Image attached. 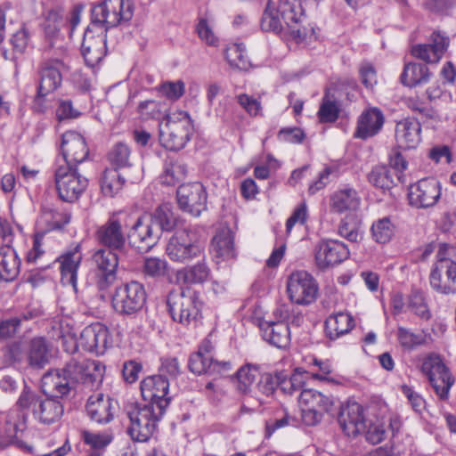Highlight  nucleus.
I'll return each instance as SVG.
<instances>
[{"label": "nucleus", "instance_id": "obj_1", "mask_svg": "<svg viewBox=\"0 0 456 456\" xmlns=\"http://www.w3.org/2000/svg\"><path fill=\"white\" fill-rule=\"evenodd\" d=\"M104 370L105 367L99 361L89 360L80 354L72 356L61 370H53L43 376V392L64 396L78 383L90 389L96 388L102 382Z\"/></svg>", "mask_w": 456, "mask_h": 456}, {"label": "nucleus", "instance_id": "obj_2", "mask_svg": "<svg viewBox=\"0 0 456 456\" xmlns=\"http://www.w3.org/2000/svg\"><path fill=\"white\" fill-rule=\"evenodd\" d=\"M305 12L300 0H279L277 4L269 1L261 20L265 31L280 33L287 28L293 37L304 40L307 29L301 26Z\"/></svg>", "mask_w": 456, "mask_h": 456}, {"label": "nucleus", "instance_id": "obj_3", "mask_svg": "<svg viewBox=\"0 0 456 456\" xmlns=\"http://www.w3.org/2000/svg\"><path fill=\"white\" fill-rule=\"evenodd\" d=\"M167 305L173 321L183 326L196 322L201 316L200 295L191 289L171 290L167 297Z\"/></svg>", "mask_w": 456, "mask_h": 456}, {"label": "nucleus", "instance_id": "obj_4", "mask_svg": "<svg viewBox=\"0 0 456 456\" xmlns=\"http://www.w3.org/2000/svg\"><path fill=\"white\" fill-rule=\"evenodd\" d=\"M192 128V121L188 112L174 110L159 126L160 143L169 151H179L190 140Z\"/></svg>", "mask_w": 456, "mask_h": 456}, {"label": "nucleus", "instance_id": "obj_5", "mask_svg": "<svg viewBox=\"0 0 456 456\" xmlns=\"http://www.w3.org/2000/svg\"><path fill=\"white\" fill-rule=\"evenodd\" d=\"M163 414L164 412H159L153 404L130 405L126 409V416L129 419L127 434L134 441H148Z\"/></svg>", "mask_w": 456, "mask_h": 456}, {"label": "nucleus", "instance_id": "obj_6", "mask_svg": "<svg viewBox=\"0 0 456 456\" xmlns=\"http://www.w3.org/2000/svg\"><path fill=\"white\" fill-rule=\"evenodd\" d=\"M134 15V5L132 0H104L102 3L94 5L92 9L93 28L99 30L115 27L121 22L128 21Z\"/></svg>", "mask_w": 456, "mask_h": 456}, {"label": "nucleus", "instance_id": "obj_7", "mask_svg": "<svg viewBox=\"0 0 456 456\" xmlns=\"http://www.w3.org/2000/svg\"><path fill=\"white\" fill-rule=\"evenodd\" d=\"M204 247L196 234L188 229L177 230L169 239L166 248L168 257L178 263H185L200 257Z\"/></svg>", "mask_w": 456, "mask_h": 456}, {"label": "nucleus", "instance_id": "obj_8", "mask_svg": "<svg viewBox=\"0 0 456 456\" xmlns=\"http://www.w3.org/2000/svg\"><path fill=\"white\" fill-rule=\"evenodd\" d=\"M447 249L446 244L440 245L437 261L429 276L431 287L442 294L456 292V263L446 257Z\"/></svg>", "mask_w": 456, "mask_h": 456}, {"label": "nucleus", "instance_id": "obj_9", "mask_svg": "<svg viewBox=\"0 0 456 456\" xmlns=\"http://www.w3.org/2000/svg\"><path fill=\"white\" fill-rule=\"evenodd\" d=\"M55 184L61 200L74 202L87 188L88 180L78 173L77 167L60 166L55 171Z\"/></svg>", "mask_w": 456, "mask_h": 456}, {"label": "nucleus", "instance_id": "obj_10", "mask_svg": "<svg viewBox=\"0 0 456 456\" xmlns=\"http://www.w3.org/2000/svg\"><path fill=\"white\" fill-rule=\"evenodd\" d=\"M145 302L144 287L137 281H131L117 287L112 296L114 310L124 315H131L139 312L142 309Z\"/></svg>", "mask_w": 456, "mask_h": 456}, {"label": "nucleus", "instance_id": "obj_11", "mask_svg": "<svg viewBox=\"0 0 456 456\" xmlns=\"http://www.w3.org/2000/svg\"><path fill=\"white\" fill-rule=\"evenodd\" d=\"M318 289L316 280L306 271H294L288 277L287 293L289 300L297 305H306L314 302Z\"/></svg>", "mask_w": 456, "mask_h": 456}, {"label": "nucleus", "instance_id": "obj_12", "mask_svg": "<svg viewBox=\"0 0 456 456\" xmlns=\"http://www.w3.org/2000/svg\"><path fill=\"white\" fill-rule=\"evenodd\" d=\"M421 371L428 377L436 395L441 400H447L450 389L454 384V379L440 356L436 354L428 356L423 361Z\"/></svg>", "mask_w": 456, "mask_h": 456}, {"label": "nucleus", "instance_id": "obj_13", "mask_svg": "<svg viewBox=\"0 0 456 456\" xmlns=\"http://www.w3.org/2000/svg\"><path fill=\"white\" fill-rule=\"evenodd\" d=\"M91 265L100 289H106L117 279L118 257L110 248H99L91 256Z\"/></svg>", "mask_w": 456, "mask_h": 456}, {"label": "nucleus", "instance_id": "obj_14", "mask_svg": "<svg viewBox=\"0 0 456 456\" xmlns=\"http://www.w3.org/2000/svg\"><path fill=\"white\" fill-rule=\"evenodd\" d=\"M179 208L193 216H199L207 209V192L200 183L180 185L176 191Z\"/></svg>", "mask_w": 456, "mask_h": 456}, {"label": "nucleus", "instance_id": "obj_15", "mask_svg": "<svg viewBox=\"0 0 456 456\" xmlns=\"http://www.w3.org/2000/svg\"><path fill=\"white\" fill-rule=\"evenodd\" d=\"M441 197L440 182L433 177L424 178L409 188V203L417 208L435 206Z\"/></svg>", "mask_w": 456, "mask_h": 456}, {"label": "nucleus", "instance_id": "obj_16", "mask_svg": "<svg viewBox=\"0 0 456 456\" xmlns=\"http://www.w3.org/2000/svg\"><path fill=\"white\" fill-rule=\"evenodd\" d=\"M168 388L169 381L163 375L149 376L141 382L142 396L149 401L148 404L155 405L159 412H164L169 403Z\"/></svg>", "mask_w": 456, "mask_h": 456}, {"label": "nucleus", "instance_id": "obj_17", "mask_svg": "<svg viewBox=\"0 0 456 456\" xmlns=\"http://www.w3.org/2000/svg\"><path fill=\"white\" fill-rule=\"evenodd\" d=\"M349 255L347 246L338 240L320 241L314 252L316 265L322 270L342 263Z\"/></svg>", "mask_w": 456, "mask_h": 456}, {"label": "nucleus", "instance_id": "obj_18", "mask_svg": "<svg viewBox=\"0 0 456 456\" xmlns=\"http://www.w3.org/2000/svg\"><path fill=\"white\" fill-rule=\"evenodd\" d=\"M127 237L134 247L148 251L160 237L159 228L155 226L150 217L141 216L132 225Z\"/></svg>", "mask_w": 456, "mask_h": 456}, {"label": "nucleus", "instance_id": "obj_19", "mask_svg": "<svg viewBox=\"0 0 456 456\" xmlns=\"http://www.w3.org/2000/svg\"><path fill=\"white\" fill-rule=\"evenodd\" d=\"M79 345L87 352L103 354L111 345L109 329L100 322L86 326L80 334Z\"/></svg>", "mask_w": 456, "mask_h": 456}, {"label": "nucleus", "instance_id": "obj_20", "mask_svg": "<svg viewBox=\"0 0 456 456\" xmlns=\"http://www.w3.org/2000/svg\"><path fill=\"white\" fill-rule=\"evenodd\" d=\"M124 224H126V220L122 215H112L97 230L98 241L108 248L121 250L126 244V234L123 232Z\"/></svg>", "mask_w": 456, "mask_h": 456}, {"label": "nucleus", "instance_id": "obj_21", "mask_svg": "<svg viewBox=\"0 0 456 456\" xmlns=\"http://www.w3.org/2000/svg\"><path fill=\"white\" fill-rule=\"evenodd\" d=\"M61 150L66 164L76 167L84 162L89 154L85 138L75 131H67L61 136Z\"/></svg>", "mask_w": 456, "mask_h": 456}, {"label": "nucleus", "instance_id": "obj_22", "mask_svg": "<svg viewBox=\"0 0 456 456\" xmlns=\"http://www.w3.org/2000/svg\"><path fill=\"white\" fill-rule=\"evenodd\" d=\"M96 28L89 26L84 34L81 46V53L85 61L88 66H94L106 54V32L105 29L100 30L97 34Z\"/></svg>", "mask_w": 456, "mask_h": 456}, {"label": "nucleus", "instance_id": "obj_23", "mask_svg": "<svg viewBox=\"0 0 456 456\" xmlns=\"http://www.w3.org/2000/svg\"><path fill=\"white\" fill-rule=\"evenodd\" d=\"M64 62L58 59L45 61L40 68V81L37 87V98H44L54 92L61 85V72L66 69Z\"/></svg>", "mask_w": 456, "mask_h": 456}, {"label": "nucleus", "instance_id": "obj_24", "mask_svg": "<svg viewBox=\"0 0 456 456\" xmlns=\"http://www.w3.org/2000/svg\"><path fill=\"white\" fill-rule=\"evenodd\" d=\"M450 39L440 32H433L428 44H419L411 47L413 57L429 64H436L444 56L449 46Z\"/></svg>", "mask_w": 456, "mask_h": 456}, {"label": "nucleus", "instance_id": "obj_25", "mask_svg": "<svg viewBox=\"0 0 456 456\" xmlns=\"http://www.w3.org/2000/svg\"><path fill=\"white\" fill-rule=\"evenodd\" d=\"M83 259L80 244H76L60 255L56 262L60 265L61 282L71 285L77 290V272Z\"/></svg>", "mask_w": 456, "mask_h": 456}, {"label": "nucleus", "instance_id": "obj_26", "mask_svg": "<svg viewBox=\"0 0 456 456\" xmlns=\"http://www.w3.org/2000/svg\"><path fill=\"white\" fill-rule=\"evenodd\" d=\"M338 423L348 436H356L366 429V419L362 406L356 403H348L341 407Z\"/></svg>", "mask_w": 456, "mask_h": 456}, {"label": "nucleus", "instance_id": "obj_27", "mask_svg": "<svg viewBox=\"0 0 456 456\" xmlns=\"http://www.w3.org/2000/svg\"><path fill=\"white\" fill-rule=\"evenodd\" d=\"M395 138L398 148L415 149L421 142V125L416 118H407L395 125Z\"/></svg>", "mask_w": 456, "mask_h": 456}, {"label": "nucleus", "instance_id": "obj_28", "mask_svg": "<svg viewBox=\"0 0 456 456\" xmlns=\"http://www.w3.org/2000/svg\"><path fill=\"white\" fill-rule=\"evenodd\" d=\"M384 122L385 117L379 108H369L359 116L354 136L362 140L370 138L379 133Z\"/></svg>", "mask_w": 456, "mask_h": 456}, {"label": "nucleus", "instance_id": "obj_29", "mask_svg": "<svg viewBox=\"0 0 456 456\" xmlns=\"http://www.w3.org/2000/svg\"><path fill=\"white\" fill-rule=\"evenodd\" d=\"M116 402L110 397L99 393L91 395L86 403V413L91 420L106 424L113 419V410Z\"/></svg>", "mask_w": 456, "mask_h": 456}, {"label": "nucleus", "instance_id": "obj_30", "mask_svg": "<svg viewBox=\"0 0 456 456\" xmlns=\"http://www.w3.org/2000/svg\"><path fill=\"white\" fill-rule=\"evenodd\" d=\"M49 397L41 399L37 402V407H35L33 413L36 418L43 424L50 425L58 421L63 414V405L56 399L53 394L45 393Z\"/></svg>", "mask_w": 456, "mask_h": 456}, {"label": "nucleus", "instance_id": "obj_31", "mask_svg": "<svg viewBox=\"0 0 456 456\" xmlns=\"http://www.w3.org/2000/svg\"><path fill=\"white\" fill-rule=\"evenodd\" d=\"M263 338L278 348H287L290 344V330L287 322H267L261 326Z\"/></svg>", "mask_w": 456, "mask_h": 456}, {"label": "nucleus", "instance_id": "obj_32", "mask_svg": "<svg viewBox=\"0 0 456 456\" xmlns=\"http://www.w3.org/2000/svg\"><path fill=\"white\" fill-rule=\"evenodd\" d=\"M360 203L361 198L356 190L345 186L330 196V207L331 211L341 214L357 209Z\"/></svg>", "mask_w": 456, "mask_h": 456}, {"label": "nucleus", "instance_id": "obj_33", "mask_svg": "<svg viewBox=\"0 0 456 456\" xmlns=\"http://www.w3.org/2000/svg\"><path fill=\"white\" fill-rule=\"evenodd\" d=\"M432 72L427 65L418 62H408L404 65L400 76L401 83L409 87H415L427 84Z\"/></svg>", "mask_w": 456, "mask_h": 456}, {"label": "nucleus", "instance_id": "obj_34", "mask_svg": "<svg viewBox=\"0 0 456 456\" xmlns=\"http://www.w3.org/2000/svg\"><path fill=\"white\" fill-rule=\"evenodd\" d=\"M20 272V260L10 245L0 248V280L13 281Z\"/></svg>", "mask_w": 456, "mask_h": 456}, {"label": "nucleus", "instance_id": "obj_35", "mask_svg": "<svg viewBox=\"0 0 456 456\" xmlns=\"http://www.w3.org/2000/svg\"><path fill=\"white\" fill-rule=\"evenodd\" d=\"M354 327L352 316L346 313L330 315L325 321V332L329 338L337 339L348 333Z\"/></svg>", "mask_w": 456, "mask_h": 456}, {"label": "nucleus", "instance_id": "obj_36", "mask_svg": "<svg viewBox=\"0 0 456 456\" xmlns=\"http://www.w3.org/2000/svg\"><path fill=\"white\" fill-rule=\"evenodd\" d=\"M211 276V270L205 260L189 265L177 273V278L183 283L195 285L203 284L208 281Z\"/></svg>", "mask_w": 456, "mask_h": 456}, {"label": "nucleus", "instance_id": "obj_37", "mask_svg": "<svg viewBox=\"0 0 456 456\" xmlns=\"http://www.w3.org/2000/svg\"><path fill=\"white\" fill-rule=\"evenodd\" d=\"M174 206L166 202L159 205L155 211L149 216L159 232L163 231H172L178 224V217L175 213Z\"/></svg>", "mask_w": 456, "mask_h": 456}, {"label": "nucleus", "instance_id": "obj_38", "mask_svg": "<svg viewBox=\"0 0 456 456\" xmlns=\"http://www.w3.org/2000/svg\"><path fill=\"white\" fill-rule=\"evenodd\" d=\"M28 357L29 364L36 368H43L49 362L52 353L45 338H35L30 341Z\"/></svg>", "mask_w": 456, "mask_h": 456}, {"label": "nucleus", "instance_id": "obj_39", "mask_svg": "<svg viewBox=\"0 0 456 456\" xmlns=\"http://www.w3.org/2000/svg\"><path fill=\"white\" fill-rule=\"evenodd\" d=\"M212 248L217 256L224 258H233L234 251V236L230 228L225 227L218 230L212 240Z\"/></svg>", "mask_w": 456, "mask_h": 456}, {"label": "nucleus", "instance_id": "obj_40", "mask_svg": "<svg viewBox=\"0 0 456 456\" xmlns=\"http://www.w3.org/2000/svg\"><path fill=\"white\" fill-rule=\"evenodd\" d=\"M299 403L304 408L329 411L332 405V399L314 389H303L298 397Z\"/></svg>", "mask_w": 456, "mask_h": 456}, {"label": "nucleus", "instance_id": "obj_41", "mask_svg": "<svg viewBox=\"0 0 456 456\" xmlns=\"http://www.w3.org/2000/svg\"><path fill=\"white\" fill-rule=\"evenodd\" d=\"M373 240L381 244L391 240L395 232V225L390 217L385 216L375 221L370 228Z\"/></svg>", "mask_w": 456, "mask_h": 456}, {"label": "nucleus", "instance_id": "obj_42", "mask_svg": "<svg viewBox=\"0 0 456 456\" xmlns=\"http://www.w3.org/2000/svg\"><path fill=\"white\" fill-rule=\"evenodd\" d=\"M125 179L122 178L116 169L107 168L101 178V189L102 193L108 197H113L123 187Z\"/></svg>", "mask_w": 456, "mask_h": 456}, {"label": "nucleus", "instance_id": "obj_43", "mask_svg": "<svg viewBox=\"0 0 456 456\" xmlns=\"http://www.w3.org/2000/svg\"><path fill=\"white\" fill-rule=\"evenodd\" d=\"M131 149L128 144L118 142L115 143L108 153V159L113 167L112 169L126 167L131 166Z\"/></svg>", "mask_w": 456, "mask_h": 456}, {"label": "nucleus", "instance_id": "obj_44", "mask_svg": "<svg viewBox=\"0 0 456 456\" xmlns=\"http://www.w3.org/2000/svg\"><path fill=\"white\" fill-rule=\"evenodd\" d=\"M309 373L300 369H296L290 377H281L279 380V388L287 395H293L297 391H302L305 379Z\"/></svg>", "mask_w": 456, "mask_h": 456}, {"label": "nucleus", "instance_id": "obj_45", "mask_svg": "<svg viewBox=\"0 0 456 456\" xmlns=\"http://www.w3.org/2000/svg\"><path fill=\"white\" fill-rule=\"evenodd\" d=\"M224 57L229 65L233 69L246 70L249 67L245 53V45L243 44H232L228 45L224 52Z\"/></svg>", "mask_w": 456, "mask_h": 456}, {"label": "nucleus", "instance_id": "obj_46", "mask_svg": "<svg viewBox=\"0 0 456 456\" xmlns=\"http://www.w3.org/2000/svg\"><path fill=\"white\" fill-rule=\"evenodd\" d=\"M338 234L351 242H357L362 240L361 224L356 216L349 215L341 220L338 228Z\"/></svg>", "mask_w": 456, "mask_h": 456}, {"label": "nucleus", "instance_id": "obj_47", "mask_svg": "<svg viewBox=\"0 0 456 456\" xmlns=\"http://www.w3.org/2000/svg\"><path fill=\"white\" fill-rule=\"evenodd\" d=\"M217 364L213 363L212 358L200 351L192 354L189 359V369L197 375L216 372Z\"/></svg>", "mask_w": 456, "mask_h": 456}, {"label": "nucleus", "instance_id": "obj_48", "mask_svg": "<svg viewBox=\"0 0 456 456\" xmlns=\"http://www.w3.org/2000/svg\"><path fill=\"white\" fill-rule=\"evenodd\" d=\"M81 436L84 443L96 451L105 449L113 440V434L110 430L103 432L83 430Z\"/></svg>", "mask_w": 456, "mask_h": 456}, {"label": "nucleus", "instance_id": "obj_49", "mask_svg": "<svg viewBox=\"0 0 456 456\" xmlns=\"http://www.w3.org/2000/svg\"><path fill=\"white\" fill-rule=\"evenodd\" d=\"M142 273L145 277L160 278L168 273L167 262L159 257H145L142 265Z\"/></svg>", "mask_w": 456, "mask_h": 456}, {"label": "nucleus", "instance_id": "obj_50", "mask_svg": "<svg viewBox=\"0 0 456 456\" xmlns=\"http://www.w3.org/2000/svg\"><path fill=\"white\" fill-rule=\"evenodd\" d=\"M397 337L400 345L406 350H412L418 346L426 345L428 342V335L426 333H414L408 329L399 327Z\"/></svg>", "mask_w": 456, "mask_h": 456}, {"label": "nucleus", "instance_id": "obj_51", "mask_svg": "<svg viewBox=\"0 0 456 456\" xmlns=\"http://www.w3.org/2000/svg\"><path fill=\"white\" fill-rule=\"evenodd\" d=\"M339 111V105L336 99L326 93L318 111L320 121L323 123L334 122L338 119Z\"/></svg>", "mask_w": 456, "mask_h": 456}, {"label": "nucleus", "instance_id": "obj_52", "mask_svg": "<svg viewBox=\"0 0 456 456\" xmlns=\"http://www.w3.org/2000/svg\"><path fill=\"white\" fill-rule=\"evenodd\" d=\"M369 182L375 187L388 190L394 184L390 170L385 166H376L368 175Z\"/></svg>", "mask_w": 456, "mask_h": 456}, {"label": "nucleus", "instance_id": "obj_53", "mask_svg": "<svg viewBox=\"0 0 456 456\" xmlns=\"http://www.w3.org/2000/svg\"><path fill=\"white\" fill-rule=\"evenodd\" d=\"M185 176V170L182 165L167 163L163 173L159 175V182L167 186H174Z\"/></svg>", "mask_w": 456, "mask_h": 456}, {"label": "nucleus", "instance_id": "obj_54", "mask_svg": "<svg viewBox=\"0 0 456 456\" xmlns=\"http://www.w3.org/2000/svg\"><path fill=\"white\" fill-rule=\"evenodd\" d=\"M28 31L25 28H21L15 32L10 39L13 50V55L12 57H8L7 53L4 51V57L5 59L15 61L16 55L23 54L28 45Z\"/></svg>", "mask_w": 456, "mask_h": 456}, {"label": "nucleus", "instance_id": "obj_55", "mask_svg": "<svg viewBox=\"0 0 456 456\" xmlns=\"http://www.w3.org/2000/svg\"><path fill=\"white\" fill-rule=\"evenodd\" d=\"M64 23L65 20L60 11L50 10L45 16L44 23L45 35L49 37H54L58 35Z\"/></svg>", "mask_w": 456, "mask_h": 456}, {"label": "nucleus", "instance_id": "obj_56", "mask_svg": "<svg viewBox=\"0 0 456 456\" xmlns=\"http://www.w3.org/2000/svg\"><path fill=\"white\" fill-rule=\"evenodd\" d=\"M257 373V368L252 365H246L240 368L237 371L239 390L244 394L248 393L250 386L255 382Z\"/></svg>", "mask_w": 456, "mask_h": 456}, {"label": "nucleus", "instance_id": "obj_57", "mask_svg": "<svg viewBox=\"0 0 456 456\" xmlns=\"http://www.w3.org/2000/svg\"><path fill=\"white\" fill-rule=\"evenodd\" d=\"M410 308L422 319H429L430 313L425 302L424 295L420 291H413L410 297Z\"/></svg>", "mask_w": 456, "mask_h": 456}, {"label": "nucleus", "instance_id": "obj_58", "mask_svg": "<svg viewBox=\"0 0 456 456\" xmlns=\"http://www.w3.org/2000/svg\"><path fill=\"white\" fill-rule=\"evenodd\" d=\"M31 318L29 315L23 314L22 316L12 317L10 319L4 320L0 322V337L10 338L16 333L19 327L23 320H28Z\"/></svg>", "mask_w": 456, "mask_h": 456}, {"label": "nucleus", "instance_id": "obj_59", "mask_svg": "<svg viewBox=\"0 0 456 456\" xmlns=\"http://www.w3.org/2000/svg\"><path fill=\"white\" fill-rule=\"evenodd\" d=\"M7 432L13 436L25 428V415L19 411H10L6 417Z\"/></svg>", "mask_w": 456, "mask_h": 456}, {"label": "nucleus", "instance_id": "obj_60", "mask_svg": "<svg viewBox=\"0 0 456 456\" xmlns=\"http://www.w3.org/2000/svg\"><path fill=\"white\" fill-rule=\"evenodd\" d=\"M184 90L185 85L181 80L175 82H166L160 86V92L162 94L171 100L179 99L184 94Z\"/></svg>", "mask_w": 456, "mask_h": 456}, {"label": "nucleus", "instance_id": "obj_61", "mask_svg": "<svg viewBox=\"0 0 456 456\" xmlns=\"http://www.w3.org/2000/svg\"><path fill=\"white\" fill-rule=\"evenodd\" d=\"M362 434L365 435V438L372 444L380 443L385 438L386 430L383 424L379 422L370 423L366 425V429Z\"/></svg>", "mask_w": 456, "mask_h": 456}, {"label": "nucleus", "instance_id": "obj_62", "mask_svg": "<svg viewBox=\"0 0 456 456\" xmlns=\"http://www.w3.org/2000/svg\"><path fill=\"white\" fill-rule=\"evenodd\" d=\"M280 376H272L269 373L264 374L257 385L260 393L267 396L272 395L275 389L279 387Z\"/></svg>", "mask_w": 456, "mask_h": 456}, {"label": "nucleus", "instance_id": "obj_63", "mask_svg": "<svg viewBox=\"0 0 456 456\" xmlns=\"http://www.w3.org/2000/svg\"><path fill=\"white\" fill-rule=\"evenodd\" d=\"M405 104L411 111L418 113L425 118H433V110L418 96L409 97L405 100Z\"/></svg>", "mask_w": 456, "mask_h": 456}, {"label": "nucleus", "instance_id": "obj_64", "mask_svg": "<svg viewBox=\"0 0 456 456\" xmlns=\"http://www.w3.org/2000/svg\"><path fill=\"white\" fill-rule=\"evenodd\" d=\"M197 32L200 38L209 45H216L218 38L215 36L212 28L205 19H201L197 26Z\"/></svg>", "mask_w": 456, "mask_h": 456}]
</instances>
